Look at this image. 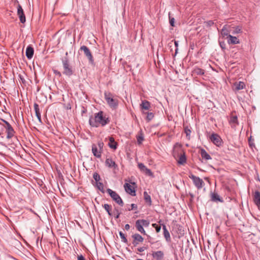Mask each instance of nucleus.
<instances>
[{"label": "nucleus", "instance_id": "nucleus-1", "mask_svg": "<svg viewBox=\"0 0 260 260\" xmlns=\"http://www.w3.org/2000/svg\"><path fill=\"white\" fill-rule=\"evenodd\" d=\"M110 122V120L103 111H100L91 116L89 119V123L92 127H98L100 126H104Z\"/></svg>", "mask_w": 260, "mask_h": 260}, {"label": "nucleus", "instance_id": "nucleus-15", "mask_svg": "<svg viewBox=\"0 0 260 260\" xmlns=\"http://www.w3.org/2000/svg\"><path fill=\"white\" fill-rule=\"evenodd\" d=\"M124 187L125 191L128 194L134 196L136 195V191L134 188L128 183H125Z\"/></svg>", "mask_w": 260, "mask_h": 260}, {"label": "nucleus", "instance_id": "nucleus-49", "mask_svg": "<svg viewBox=\"0 0 260 260\" xmlns=\"http://www.w3.org/2000/svg\"><path fill=\"white\" fill-rule=\"evenodd\" d=\"M120 213H119L118 210H116V215L115 216L116 219H118L119 217Z\"/></svg>", "mask_w": 260, "mask_h": 260}, {"label": "nucleus", "instance_id": "nucleus-52", "mask_svg": "<svg viewBox=\"0 0 260 260\" xmlns=\"http://www.w3.org/2000/svg\"><path fill=\"white\" fill-rule=\"evenodd\" d=\"M19 78L20 79V80H21V81L23 83L24 82H25V80L22 77V76L21 75H19Z\"/></svg>", "mask_w": 260, "mask_h": 260}, {"label": "nucleus", "instance_id": "nucleus-24", "mask_svg": "<svg viewBox=\"0 0 260 260\" xmlns=\"http://www.w3.org/2000/svg\"><path fill=\"white\" fill-rule=\"evenodd\" d=\"M34 109H35V113H36V115L37 118L38 119L39 122L41 123L42 120H41V112H40L39 105L36 103H35L34 104Z\"/></svg>", "mask_w": 260, "mask_h": 260}, {"label": "nucleus", "instance_id": "nucleus-4", "mask_svg": "<svg viewBox=\"0 0 260 260\" xmlns=\"http://www.w3.org/2000/svg\"><path fill=\"white\" fill-rule=\"evenodd\" d=\"M104 145V143L101 141L98 142L97 144L92 145V152L95 157L99 158L101 157Z\"/></svg>", "mask_w": 260, "mask_h": 260}, {"label": "nucleus", "instance_id": "nucleus-45", "mask_svg": "<svg viewBox=\"0 0 260 260\" xmlns=\"http://www.w3.org/2000/svg\"><path fill=\"white\" fill-rule=\"evenodd\" d=\"M146 249V247H141L138 248V250L139 252H143Z\"/></svg>", "mask_w": 260, "mask_h": 260}, {"label": "nucleus", "instance_id": "nucleus-26", "mask_svg": "<svg viewBox=\"0 0 260 260\" xmlns=\"http://www.w3.org/2000/svg\"><path fill=\"white\" fill-rule=\"evenodd\" d=\"M201 155L202 157L206 160L211 159L210 155L204 149L201 150Z\"/></svg>", "mask_w": 260, "mask_h": 260}, {"label": "nucleus", "instance_id": "nucleus-17", "mask_svg": "<svg viewBox=\"0 0 260 260\" xmlns=\"http://www.w3.org/2000/svg\"><path fill=\"white\" fill-rule=\"evenodd\" d=\"M34 49L31 45H28L26 49V56L28 59H30L33 57Z\"/></svg>", "mask_w": 260, "mask_h": 260}, {"label": "nucleus", "instance_id": "nucleus-10", "mask_svg": "<svg viewBox=\"0 0 260 260\" xmlns=\"http://www.w3.org/2000/svg\"><path fill=\"white\" fill-rule=\"evenodd\" d=\"M210 141L216 146L219 147L222 144V140L217 134L213 133L210 136Z\"/></svg>", "mask_w": 260, "mask_h": 260}, {"label": "nucleus", "instance_id": "nucleus-46", "mask_svg": "<svg viewBox=\"0 0 260 260\" xmlns=\"http://www.w3.org/2000/svg\"><path fill=\"white\" fill-rule=\"evenodd\" d=\"M78 260H85V258L82 255H78Z\"/></svg>", "mask_w": 260, "mask_h": 260}, {"label": "nucleus", "instance_id": "nucleus-53", "mask_svg": "<svg viewBox=\"0 0 260 260\" xmlns=\"http://www.w3.org/2000/svg\"><path fill=\"white\" fill-rule=\"evenodd\" d=\"M152 226L154 228H156V227H157V226H158V225H157L156 223H153L152 224Z\"/></svg>", "mask_w": 260, "mask_h": 260}, {"label": "nucleus", "instance_id": "nucleus-6", "mask_svg": "<svg viewBox=\"0 0 260 260\" xmlns=\"http://www.w3.org/2000/svg\"><path fill=\"white\" fill-rule=\"evenodd\" d=\"M105 99L110 107L116 109L118 105V101L117 99H113L112 94L110 92H105Z\"/></svg>", "mask_w": 260, "mask_h": 260}, {"label": "nucleus", "instance_id": "nucleus-42", "mask_svg": "<svg viewBox=\"0 0 260 260\" xmlns=\"http://www.w3.org/2000/svg\"><path fill=\"white\" fill-rule=\"evenodd\" d=\"M131 208H128V210L129 211H131V210H132L133 209H136L137 208V205L135 204H132L131 205Z\"/></svg>", "mask_w": 260, "mask_h": 260}, {"label": "nucleus", "instance_id": "nucleus-30", "mask_svg": "<svg viewBox=\"0 0 260 260\" xmlns=\"http://www.w3.org/2000/svg\"><path fill=\"white\" fill-rule=\"evenodd\" d=\"M144 196L145 202L147 203L149 205H151V199L150 196L146 191L144 192Z\"/></svg>", "mask_w": 260, "mask_h": 260}, {"label": "nucleus", "instance_id": "nucleus-47", "mask_svg": "<svg viewBox=\"0 0 260 260\" xmlns=\"http://www.w3.org/2000/svg\"><path fill=\"white\" fill-rule=\"evenodd\" d=\"M54 74L56 75H57V76H61V74L60 72L57 71V70H55L54 71Z\"/></svg>", "mask_w": 260, "mask_h": 260}, {"label": "nucleus", "instance_id": "nucleus-20", "mask_svg": "<svg viewBox=\"0 0 260 260\" xmlns=\"http://www.w3.org/2000/svg\"><path fill=\"white\" fill-rule=\"evenodd\" d=\"M253 201L258 209H260V192L259 191H256L254 192Z\"/></svg>", "mask_w": 260, "mask_h": 260}, {"label": "nucleus", "instance_id": "nucleus-39", "mask_svg": "<svg viewBox=\"0 0 260 260\" xmlns=\"http://www.w3.org/2000/svg\"><path fill=\"white\" fill-rule=\"evenodd\" d=\"M184 131L186 134V137H188V139H189L190 135L191 132L190 129L188 128L187 126H186L184 128Z\"/></svg>", "mask_w": 260, "mask_h": 260}, {"label": "nucleus", "instance_id": "nucleus-33", "mask_svg": "<svg viewBox=\"0 0 260 260\" xmlns=\"http://www.w3.org/2000/svg\"><path fill=\"white\" fill-rule=\"evenodd\" d=\"M144 113L147 114L146 120L148 121H150L154 117V114L152 112H146V113Z\"/></svg>", "mask_w": 260, "mask_h": 260}, {"label": "nucleus", "instance_id": "nucleus-22", "mask_svg": "<svg viewBox=\"0 0 260 260\" xmlns=\"http://www.w3.org/2000/svg\"><path fill=\"white\" fill-rule=\"evenodd\" d=\"M229 123L232 128H235L238 124L237 117L236 116H231L229 120Z\"/></svg>", "mask_w": 260, "mask_h": 260}, {"label": "nucleus", "instance_id": "nucleus-58", "mask_svg": "<svg viewBox=\"0 0 260 260\" xmlns=\"http://www.w3.org/2000/svg\"><path fill=\"white\" fill-rule=\"evenodd\" d=\"M2 135V132H0V136Z\"/></svg>", "mask_w": 260, "mask_h": 260}, {"label": "nucleus", "instance_id": "nucleus-29", "mask_svg": "<svg viewBox=\"0 0 260 260\" xmlns=\"http://www.w3.org/2000/svg\"><path fill=\"white\" fill-rule=\"evenodd\" d=\"M229 31L226 28V25L223 26L221 31V35H222V36L223 37L225 36H227L228 37H229V35H230L229 34Z\"/></svg>", "mask_w": 260, "mask_h": 260}, {"label": "nucleus", "instance_id": "nucleus-21", "mask_svg": "<svg viewBox=\"0 0 260 260\" xmlns=\"http://www.w3.org/2000/svg\"><path fill=\"white\" fill-rule=\"evenodd\" d=\"M228 39V42L229 44L235 45L240 43L239 40L237 37L232 36V35H229Z\"/></svg>", "mask_w": 260, "mask_h": 260}, {"label": "nucleus", "instance_id": "nucleus-35", "mask_svg": "<svg viewBox=\"0 0 260 260\" xmlns=\"http://www.w3.org/2000/svg\"><path fill=\"white\" fill-rule=\"evenodd\" d=\"M242 32L240 26H237L234 28L233 31L232 32L233 34H240Z\"/></svg>", "mask_w": 260, "mask_h": 260}, {"label": "nucleus", "instance_id": "nucleus-32", "mask_svg": "<svg viewBox=\"0 0 260 260\" xmlns=\"http://www.w3.org/2000/svg\"><path fill=\"white\" fill-rule=\"evenodd\" d=\"M103 207L105 210L108 212V214L111 216L112 215V213L110 211L111 209V206L108 204H105L103 205Z\"/></svg>", "mask_w": 260, "mask_h": 260}, {"label": "nucleus", "instance_id": "nucleus-57", "mask_svg": "<svg viewBox=\"0 0 260 260\" xmlns=\"http://www.w3.org/2000/svg\"><path fill=\"white\" fill-rule=\"evenodd\" d=\"M66 55H68V52H66Z\"/></svg>", "mask_w": 260, "mask_h": 260}, {"label": "nucleus", "instance_id": "nucleus-18", "mask_svg": "<svg viewBox=\"0 0 260 260\" xmlns=\"http://www.w3.org/2000/svg\"><path fill=\"white\" fill-rule=\"evenodd\" d=\"M234 90L239 91L245 88V83L242 81L236 82L234 84Z\"/></svg>", "mask_w": 260, "mask_h": 260}, {"label": "nucleus", "instance_id": "nucleus-37", "mask_svg": "<svg viewBox=\"0 0 260 260\" xmlns=\"http://www.w3.org/2000/svg\"><path fill=\"white\" fill-rule=\"evenodd\" d=\"M119 236H120V237L121 239V241L122 242H123L124 243H126L127 242V240L126 238L125 235L122 232H119Z\"/></svg>", "mask_w": 260, "mask_h": 260}, {"label": "nucleus", "instance_id": "nucleus-23", "mask_svg": "<svg viewBox=\"0 0 260 260\" xmlns=\"http://www.w3.org/2000/svg\"><path fill=\"white\" fill-rule=\"evenodd\" d=\"M211 201L213 202H223V200L220 197L217 193L213 192L211 193Z\"/></svg>", "mask_w": 260, "mask_h": 260}, {"label": "nucleus", "instance_id": "nucleus-55", "mask_svg": "<svg viewBox=\"0 0 260 260\" xmlns=\"http://www.w3.org/2000/svg\"><path fill=\"white\" fill-rule=\"evenodd\" d=\"M222 46H223V45H221V44H220V47H221L222 48H223V47H222Z\"/></svg>", "mask_w": 260, "mask_h": 260}, {"label": "nucleus", "instance_id": "nucleus-9", "mask_svg": "<svg viewBox=\"0 0 260 260\" xmlns=\"http://www.w3.org/2000/svg\"><path fill=\"white\" fill-rule=\"evenodd\" d=\"M80 50L83 51L84 55L88 58L89 62L91 64H94V59L89 49L86 46H81Z\"/></svg>", "mask_w": 260, "mask_h": 260}, {"label": "nucleus", "instance_id": "nucleus-25", "mask_svg": "<svg viewBox=\"0 0 260 260\" xmlns=\"http://www.w3.org/2000/svg\"><path fill=\"white\" fill-rule=\"evenodd\" d=\"M108 146L110 148L115 150L117 147V143L115 141V140L113 137L109 138V142L108 144Z\"/></svg>", "mask_w": 260, "mask_h": 260}, {"label": "nucleus", "instance_id": "nucleus-27", "mask_svg": "<svg viewBox=\"0 0 260 260\" xmlns=\"http://www.w3.org/2000/svg\"><path fill=\"white\" fill-rule=\"evenodd\" d=\"M141 107L142 109L148 110L150 108V104L147 101H143L141 104Z\"/></svg>", "mask_w": 260, "mask_h": 260}, {"label": "nucleus", "instance_id": "nucleus-56", "mask_svg": "<svg viewBox=\"0 0 260 260\" xmlns=\"http://www.w3.org/2000/svg\"><path fill=\"white\" fill-rule=\"evenodd\" d=\"M222 46H223V45H221V44H220V47H221L222 48H223V47H222Z\"/></svg>", "mask_w": 260, "mask_h": 260}, {"label": "nucleus", "instance_id": "nucleus-44", "mask_svg": "<svg viewBox=\"0 0 260 260\" xmlns=\"http://www.w3.org/2000/svg\"><path fill=\"white\" fill-rule=\"evenodd\" d=\"M207 26H211L214 24V22L212 20H209L207 22Z\"/></svg>", "mask_w": 260, "mask_h": 260}, {"label": "nucleus", "instance_id": "nucleus-54", "mask_svg": "<svg viewBox=\"0 0 260 260\" xmlns=\"http://www.w3.org/2000/svg\"><path fill=\"white\" fill-rule=\"evenodd\" d=\"M175 45L176 47H178V43H177V42L175 41Z\"/></svg>", "mask_w": 260, "mask_h": 260}, {"label": "nucleus", "instance_id": "nucleus-19", "mask_svg": "<svg viewBox=\"0 0 260 260\" xmlns=\"http://www.w3.org/2000/svg\"><path fill=\"white\" fill-rule=\"evenodd\" d=\"M161 225L162 226V230H163V232H164V236L167 242H170L171 241V237H170V234L169 233V232L167 229V227H166V225H165L164 224H161Z\"/></svg>", "mask_w": 260, "mask_h": 260}, {"label": "nucleus", "instance_id": "nucleus-40", "mask_svg": "<svg viewBox=\"0 0 260 260\" xmlns=\"http://www.w3.org/2000/svg\"><path fill=\"white\" fill-rule=\"evenodd\" d=\"M146 175L149 176H153V174L152 173V172H151V171L147 168L145 171H144V172Z\"/></svg>", "mask_w": 260, "mask_h": 260}, {"label": "nucleus", "instance_id": "nucleus-43", "mask_svg": "<svg viewBox=\"0 0 260 260\" xmlns=\"http://www.w3.org/2000/svg\"><path fill=\"white\" fill-rule=\"evenodd\" d=\"M5 129V125L0 123V132H2V134L4 132Z\"/></svg>", "mask_w": 260, "mask_h": 260}, {"label": "nucleus", "instance_id": "nucleus-7", "mask_svg": "<svg viewBox=\"0 0 260 260\" xmlns=\"http://www.w3.org/2000/svg\"><path fill=\"white\" fill-rule=\"evenodd\" d=\"M107 192L109 193L112 199L118 205L121 206H123V202L120 198V197L112 189L108 188L107 190Z\"/></svg>", "mask_w": 260, "mask_h": 260}, {"label": "nucleus", "instance_id": "nucleus-8", "mask_svg": "<svg viewBox=\"0 0 260 260\" xmlns=\"http://www.w3.org/2000/svg\"><path fill=\"white\" fill-rule=\"evenodd\" d=\"M189 177L192 179L194 185L198 189H200L203 187L204 182L200 177H197L193 174H190Z\"/></svg>", "mask_w": 260, "mask_h": 260}, {"label": "nucleus", "instance_id": "nucleus-14", "mask_svg": "<svg viewBox=\"0 0 260 260\" xmlns=\"http://www.w3.org/2000/svg\"><path fill=\"white\" fill-rule=\"evenodd\" d=\"M132 238L134 239L133 244L135 246H137L139 242H142L144 241V238L139 234L132 235Z\"/></svg>", "mask_w": 260, "mask_h": 260}, {"label": "nucleus", "instance_id": "nucleus-28", "mask_svg": "<svg viewBox=\"0 0 260 260\" xmlns=\"http://www.w3.org/2000/svg\"><path fill=\"white\" fill-rule=\"evenodd\" d=\"M192 73L194 74L197 75H203L205 74L204 70H203V69H202L201 68H197V67L193 69Z\"/></svg>", "mask_w": 260, "mask_h": 260}, {"label": "nucleus", "instance_id": "nucleus-3", "mask_svg": "<svg viewBox=\"0 0 260 260\" xmlns=\"http://www.w3.org/2000/svg\"><path fill=\"white\" fill-rule=\"evenodd\" d=\"M63 66V74L68 76H72L74 73L72 67L70 64L68 57H64L61 59Z\"/></svg>", "mask_w": 260, "mask_h": 260}, {"label": "nucleus", "instance_id": "nucleus-38", "mask_svg": "<svg viewBox=\"0 0 260 260\" xmlns=\"http://www.w3.org/2000/svg\"><path fill=\"white\" fill-rule=\"evenodd\" d=\"M93 178H94L96 182H99V181L101 180L100 175L96 172H94L93 173Z\"/></svg>", "mask_w": 260, "mask_h": 260}, {"label": "nucleus", "instance_id": "nucleus-2", "mask_svg": "<svg viewBox=\"0 0 260 260\" xmlns=\"http://www.w3.org/2000/svg\"><path fill=\"white\" fill-rule=\"evenodd\" d=\"M173 155L175 159L179 157L177 162L179 165H184L186 162V157L185 152L181 148V145L176 143L174 146Z\"/></svg>", "mask_w": 260, "mask_h": 260}, {"label": "nucleus", "instance_id": "nucleus-34", "mask_svg": "<svg viewBox=\"0 0 260 260\" xmlns=\"http://www.w3.org/2000/svg\"><path fill=\"white\" fill-rule=\"evenodd\" d=\"M96 186L99 190H100L102 192H104V185L103 183L100 182H96Z\"/></svg>", "mask_w": 260, "mask_h": 260}, {"label": "nucleus", "instance_id": "nucleus-11", "mask_svg": "<svg viewBox=\"0 0 260 260\" xmlns=\"http://www.w3.org/2000/svg\"><path fill=\"white\" fill-rule=\"evenodd\" d=\"M17 15L19 18L20 22L24 23L26 21L25 16L23 10L20 5H18L17 7Z\"/></svg>", "mask_w": 260, "mask_h": 260}, {"label": "nucleus", "instance_id": "nucleus-41", "mask_svg": "<svg viewBox=\"0 0 260 260\" xmlns=\"http://www.w3.org/2000/svg\"><path fill=\"white\" fill-rule=\"evenodd\" d=\"M169 22H170V25L172 26H174V23H175V19L173 17H171L170 16V13H169Z\"/></svg>", "mask_w": 260, "mask_h": 260}, {"label": "nucleus", "instance_id": "nucleus-13", "mask_svg": "<svg viewBox=\"0 0 260 260\" xmlns=\"http://www.w3.org/2000/svg\"><path fill=\"white\" fill-rule=\"evenodd\" d=\"M164 255V253L162 251H153L152 253V256L155 260H163Z\"/></svg>", "mask_w": 260, "mask_h": 260}, {"label": "nucleus", "instance_id": "nucleus-5", "mask_svg": "<svg viewBox=\"0 0 260 260\" xmlns=\"http://www.w3.org/2000/svg\"><path fill=\"white\" fill-rule=\"evenodd\" d=\"M149 221L145 219H138L136 220L135 226L138 231L143 235H146L143 226L148 227L149 225Z\"/></svg>", "mask_w": 260, "mask_h": 260}, {"label": "nucleus", "instance_id": "nucleus-36", "mask_svg": "<svg viewBox=\"0 0 260 260\" xmlns=\"http://www.w3.org/2000/svg\"><path fill=\"white\" fill-rule=\"evenodd\" d=\"M138 167L140 171L143 172L147 168L143 163H139Z\"/></svg>", "mask_w": 260, "mask_h": 260}, {"label": "nucleus", "instance_id": "nucleus-48", "mask_svg": "<svg viewBox=\"0 0 260 260\" xmlns=\"http://www.w3.org/2000/svg\"><path fill=\"white\" fill-rule=\"evenodd\" d=\"M155 230H156V232L157 233H159L160 231V229H161V226L160 225H158L157 226V227H156V228H155Z\"/></svg>", "mask_w": 260, "mask_h": 260}, {"label": "nucleus", "instance_id": "nucleus-31", "mask_svg": "<svg viewBox=\"0 0 260 260\" xmlns=\"http://www.w3.org/2000/svg\"><path fill=\"white\" fill-rule=\"evenodd\" d=\"M137 143L139 145L142 143L144 140V137L142 133H140L138 136H137Z\"/></svg>", "mask_w": 260, "mask_h": 260}, {"label": "nucleus", "instance_id": "nucleus-12", "mask_svg": "<svg viewBox=\"0 0 260 260\" xmlns=\"http://www.w3.org/2000/svg\"><path fill=\"white\" fill-rule=\"evenodd\" d=\"M5 128L6 129V133L7 134V138L9 139L12 138L15 132L11 124H7V126H5Z\"/></svg>", "mask_w": 260, "mask_h": 260}, {"label": "nucleus", "instance_id": "nucleus-51", "mask_svg": "<svg viewBox=\"0 0 260 260\" xmlns=\"http://www.w3.org/2000/svg\"><path fill=\"white\" fill-rule=\"evenodd\" d=\"M2 120L6 124V126H7V124H10L8 122L6 121L5 120H3V119Z\"/></svg>", "mask_w": 260, "mask_h": 260}, {"label": "nucleus", "instance_id": "nucleus-16", "mask_svg": "<svg viewBox=\"0 0 260 260\" xmlns=\"http://www.w3.org/2000/svg\"><path fill=\"white\" fill-rule=\"evenodd\" d=\"M105 165L107 167L110 168L115 169L118 168L117 165H116L115 162L111 158H108L106 159Z\"/></svg>", "mask_w": 260, "mask_h": 260}, {"label": "nucleus", "instance_id": "nucleus-50", "mask_svg": "<svg viewBox=\"0 0 260 260\" xmlns=\"http://www.w3.org/2000/svg\"><path fill=\"white\" fill-rule=\"evenodd\" d=\"M124 228H125V229L126 230L128 231V230H129V229H130V226H129V225L128 224H126L125 225Z\"/></svg>", "mask_w": 260, "mask_h": 260}]
</instances>
